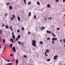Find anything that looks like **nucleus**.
Masks as SVG:
<instances>
[{"label":"nucleus","mask_w":65,"mask_h":65,"mask_svg":"<svg viewBox=\"0 0 65 65\" xmlns=\"http://www.w3.org/2000/svg\"><path fill=\"white\" fill-rule=\"evenodd\" d=\"M16 63H17L16 65H18V63H19V61H18V60L17 59L16 60Z\"/></svg>","instance_id":"0eeeda50"},{"label":"nucleus","mask_w":65,"mask_h":65,"mask_svg":"<svg viewBox=\"0 0 65 65\" xmlns=\"http://www.w3.org/2000/svg\"><path fill=\"white\" fill-rule=\"evenodd\" d=\"M18 20L19 21H20V17H18Z\"/></svg>","instance_id":"ddd939ff"},{"label":"nucleus","mask_w":65,"mask_h":65,"mask_svg":"<svg viewBox=\"0 0 65 65\" xmlns=\"http://www.w3.org/2000/svg\"><path fill=\"white\" fill-rule=\"evenodd\" d=\"M32 45H33L34 47H36V45L35 44L36 43V41L35 40H32Z\"/></svg>","instance_id":"f257e3e1"},{"label":"nucleus","mask_w":65,"mask_h":65,"mask_svg":"<svg viewBox=\"0 0 65 65\" xmlns=\"http://www.w3.org/2000/svg\"><path fill=\"white\" fill-rule=\"evenodd\" d=\"M22 30H25V29H24V27H22Z\"/></svg>","instance_id":"473e14b6"},{"label":"nucleus","mask_w":65,"mask_h":65,"mask_svg":"<svg viewBox=\"0 0 65 65\" xmlns=\"http://www.w3.org/2000/svg\"><path fill=\"white\" fill-rule=\"evenodd\" d=\"M5 27L6 28V29H8V28H9L8 26L7 25L5 26Z\"/></svg>","instance_id":"aec40b11"},{"label":"nucleus","mask_w":65,"mask_h":65,"mask_svg":"<svg viewBox=\"0 0 65 65\" xmlns=\"http://www.w3.org/2000/svg\"><path fill=\"white\" fill-rule=\"evenodd\" d=\"M60 28H57V30H60Z\"/></svg>","instance_id":"58836bf2"},{"label":"nucleus","mask_w":65,"mask_h":65,"mask_svg":"<svg viewBox=\"0 0 65 65\" xmlns=\"http://www.w3.org/2000/svg\"><path fill=\"white\" fill-rule=\"evenodd\" d=\"M8 14H7V13H6L5 15V17H6L7 15Z\"/></svg>","instance_id":"de8ad7c7"},{"label":"nucleus","mask_w":65,"mask_h":65,"mask_svg":"<svg viewBox=\"0 0 65 65\" xmlns=\"http://www.w3.org/2000/svg\"><path fill=\"white\" fill-rule=\"evenodd\" d=\"M44 19L45 20H47V19L46 18H44Z\"/></svg>","instance_id":"4c0bfd02"},{"label":"nucleus","mask_w":65,"mask_h":65,"mask_svg":"<svg viewBox=\"0 0 65 65\" xmlns=\"http://www.w3.org/2000/svg\"><path fill=\"white\" fill-rule=\"evenodd\" d=\"M57 40V38H52V41H56Z\"/></svg>","instance_id":"f03ea898"},{"label":"nucleus","mask_w":65,"mask_h":65,"mask_svg":"<svg viewBox=\"0 0 65 65\" xmlns=\"http://www.w3.org/2000/svg\"><path fill=\"white\" fill-rule=\"evenodd\" d=\"M46 53H48L49 52V50L48 49H46Z\"/></svg>","instance_id":"f3484780"},{"label":"nucleus","mask_w":65,"mask_h":65,"mask_svg":"<svg viewBox=\"0 0 65 65\" xmlns=\"http://www.w3.org/2000/svg\"><path fill=\"white\" fill-rule=\"evenodd\" d=\"M12 35H13V32H12Z\"/></svg>","instance_id":"5fc2aeb1"},{"label":"nucleus","mask_w":65,"mask_h":65,"mask_svg":"<svg viewBox=\"0 0 65 65\" xmlns=\"http://www.w3.org/2000/svg\"><path fill=\"white\" fill-rule=\"evenodd\" d=\"M10 41H13V40L12 38H11L10 39Z\"/></svg>","instance_id":"c756f323"},{"label":"nucleus","mask_w":65,"mask_h":65,"mask_svg":"<svg viewBox=\"0 0 65 65\" xmlns=\"http://www.w3.org/2000/svg\"><path fill=\"white\" fill-rule=\"evenodd\" d=\"M24 2L25 4H26V0H24Z\"/></svg>","instance_id":"b1692460"},{"label":"nucleus","mask_w":65,"mask_h":65,"mask_svg":"<svg viewBox=\"0 0 65 65\" xmlns=\"http://www.w3.org/2000/svg\"><path fill=\"white\" fill-rule=\"evenodd\" d=\"M51 6V5L50 4H48L47 5V7L48 8H51V7H50Z\"/></svg>","instance_id":"2eb2a0df"},{"label":"nucleus","mask_w":65,"mask_h":65,"mask_svg":"<svg viewBox=\"0 0 65 65\" xmlns=\"http://www.w3.org/2000/svg\"><path fill=\"white\" fill-rule=\"evenodd\" d=\"M45 55L46 56H47V54L46 55V52H45Z\"/></svg>","instance_id":"2f4dec72"},{"label":"nucleus","mask_w":65,"mask_h":65,"mask_svg":"<svg viewBox=\"0 0 65 65\" xmlns=\"http://www.w3.org/2000/svg\"><path fill=\"white\" fill-rule=\"evenodd\" d=\"M7 61H8V62H10V60H7Z\"/></svg>","instance_id":"8fccbe9b"},{"label":"nucleus","mask_w":65,"mask_h":65,"mask_svg":"<svg viewBox=\"0 0 65 65\" xmlns=\"http://www.w3.org/2000/svg\"><path fill=\"white\" fill-rule=\"evenodd\" d=\"M34 18L35 19H36V15H35L34 16Z\"/></svg>","instance_id":"e433bc0d"},{"label":"nucleus","mask_w":65,"mask_h":65,"mask_svg":"<svg viewBox=\"0 0 65 65\" xmlns=\"http://www.w3.org/2000/svg\"><path fill=\"white\" fill-rule=\"evenodd\" d=\"M21 37V36L20 35H19L18 36V38L19 39V38H20Z\"/></svg>","instance_id":"4be33fe9"},{"label":"nucleus","mask_w":65,"mask_h":65,"mask_svg":"<svg viewBox=\"0 0 65 65\" xmlns=\"http://www.w3.org/2000/svg\"><path fill=\"white\" fill-rule=\"evenodd\" d=\"M21 44L22 45H24V44L23 42H21Z\"/></svg>","instance_id":"72a5a7b5"},{"label":"nucleus","mask_w":65,"mask_h":65,"mask_svg":"<svg viewBox=\"0 0 65 65\" xmlns=\"http://www.w3.org/2000/svg\"><path fill=\"white\" fill-rule=\"evenodd\" d=\"M17 32H20V30L19 29H18V30H17Z\"/></svg>","instance_id":"c9c22d12"},{"label":"nucleus","mask_w":65,"mask_h":65,"mask_svg":"<svg viewBox=\"0 0 65 65\" xmlns=\"http://www.w3.org/2000/svg\"><path fill=\"white\" fill-rule=\"evenodd\" d=\"M40 43L41 44H43V42L42 41H41L40 42Z\"/></svg>","instance_id":"cd10ccee"},{"label":"nucleus","mask_w":65,"mask_h":65,"mask_svg":"<svg viewBox=\"0 0 65 65\" xmlns=\"http://www.w3.org/2000/svg\"><path fill=\"white\" fill-rule=\"evenodd\" d=\"M10 4V3H6V5H7V6H9Z\"/></svg>","instance_id":"4468645a"},{"label":"nucleus","mask_w":65,"mask_h":65,"mask_svg":"<svg viewBox=\"0 0 65 65\" xmlns=\"http://www.w3.org/2000/svg\"><path fill=\"white\" fill-rule=\"evenodd\" d=\"M19 38H16L15 39V40L16 41H19Z\"/></svg>","instance_id":"9d476101"},{"label":"nucleus","mask_w":65,"mask_h":65,"mask_svg":"<svg viewBox=\"0 0 65 65\" xmlns=\"http://www.w3.org/2000/svg\"><path fill=\"white\" fill-rule=\"evenodd\" d=\"M2 26L3 27H4V26H5V24H3L2 25Z\"/></svg>","instance_id":"864d4df0"},{"label":"nucleus","mask_w":65,"mask_h":65,"mask_svg":"<svg viewBox=\"0 0 65 65\" xmlns=\"http://www.w3.org/2000/svg\"><path fill=\"white\" fill-rule=\"evenodd\" d=\"M40 29L41 30V31H42V30H43L42 28H41V27H40Z\"/></svg>","instance_id":"f704fd0d"},{"label":"nucleus","mask_w":65,"mask_h":65,"mask_svg":"<svg viewBox=\"0 0 65 65\" xmlns=\"http://www.w3.org/2000/svg\"><path fill=\"white\" fill-rule=\"evenodd\" d=\"M10 56H13V54H10Z\"/></svg>","instance_id":"ea45409f"},{"label":"nucleus","mask_w":65,"mask_h":65,"mask_svg":"<svg viewBox=\"0 0 65 65\" xmlns=\"http://www.w3.org/2000/svg\"><path fill=\"white\" fill-rule=\"evenodd\" d=\"M12 37L13 39L14 40L15 39V36L14 35H12Z\"/></svg>","instance_id":"6e6552de"},{"label":"nucleus","mask_w":65,"mask_h":65,"mask_svg":"<svg viewBox=\"0 0 65 65\" xmlns=\"http://www.w3.org/2000/svg\"><path fill=\"white\" fill-rule=\"evenodd\" d=\"M42 29H45V27H42Z\"/></svg>","instance_id":"a19ab883"},{"label":"nucleus","mask_w":65,"mask_h":65,"mask_svg":"<svg viewBox=\"0 0 65 65\" xmlns=\"http://www.w3.org/2000/svg\"><path fill=\"white\" fill-rule=\"evenodd\" d=\"M50 20H51V19H52V18H51V17H50Z\"/></svg>","instance_id":"4d7b16f0"},{"label":"nucleus","mask_w":65,"mask_h":65,"mask_svg":"<svg viewBox=\"0 0 65 65\" xmlns=\"http://www.w3.org/2000/svg\"><path fill=\"white\" fill-rule=\"evenodd\" d=\"M9 29H11V31H12V27L11 26H10V27H9Z\"/></svg>","instance_id":"1a4fd4ad"},{"label":"nucleus","mask_w":65,"mask_h":65,"mask_svg":"<svg viewBox=\"0 0 65 65\" xmlns=\"http://www.w3.org/2000/svg\"><path fill=\"white\" fill-rule=\"evenodd\" d=\"M9 8L10 10H12V6H9Z\"/></svg>","instance_id":"39448f33"},{"label":"nucleus","mask_w":65,"mask_h":65,"mask_svg":"<svg viewBox=\"0 0 65 65\" xmlns=\"http://www.w3.org/2000/svg\"><path fill=\"white\" fill-rule=\"evenodd\" d=\"M5 42H6V41H5V39H3V43H4Z\"/></svg>","instance_id":"6ab92c4d"},{"label":"nucleus","mask_w":65,"mask_h":65,"mask_svg":"<svg viewBox=\"0 0 65 65\" xmlns=\"http://www.w3.org/2000/svg\"><path fill=\"white\" fill-rule=\"evenodd\" d=\"M13 64L12 63H8L7 65H12Z\"/></svg>","instance_id":"dca6fc26"},{"label":"nucleus","mask_w":65,"mask_h":65,"mask_svg":"<svg viewBox=\"0 0 65 65\" xmlns=\"http://www.w3.org/2000/svg\"><path fill=\"white\" fill-rule=\"evenodd\" d=\"M52 35L54 37H56V35H55L52 32Z\"/></svg>","instance_id":"a211bd4d"},{"label":"nucleus","mask_w":65,"mask_h":65,"mask_svg":"<svg viewBox=\"0 0 65 65\" xmlns=\"http://www.w3.org/2000/svg\"><path fill=\"white\" fill-rule=\"evenodd\" d=\"M47 40H50V38H47Z\"/></svg>","instance_id":"49530a36"},{"label":"nucleus","mask_w":65,"mask_h":65,"mask_svg":"<svg viewBox=\"0 0 65 65\" xmlns=\"http://www.w3.org/2000/svg\"><path fill=\"white\" fill-rule=\"evenodd\" d=\"M13 46V44H10V47H12Z\"/></svg>","instance_id":"f8f14e48"},{"label":"nucleus","mask_w":65,"mask_h":65,"mask_svg":"<svg viewBox=\"0 0 65 65\" xmlns=\"http://www.w3.org/2000/svg\"><path fill=\"white\" fill-rule=\"evenodd\" d=\"M2 40V39H1V36H0V40L1 41V40Z\"/></svg>","instance_id":"c03bdc74"},{"label":"nucleus","mask_w":65,"mask_h":65,"mask_svg":"<svg viewBox=\"0 0 65 65\" xmlns=\"http://www.w3.org/2000/svg\"><path fill=\"white\" fill-rule=\"evenodd\" d=\"M52 43L54 44V43L55 42H54V41H53L52 42Z\"/></svg>","instance_id":"603ef678"},{"label":"nucleus","mask_w":65,"mask_h":65,"mask_svg":"<svg viewBox=\"0 0 65 65\" xmlns=\"http://www.w3.org/2000/svg\"><path fill=\"white\" fill-rule=\"evenodd\" d=\"M31 4V2H28V5H30V4Z\"/></svg>","instance_id":"412c9836"},{"label":"nucleus","mask_w":65,"mask_h":65,"mask_svg":"<svg viewBox=\"0 0 65 65\" xmlns=\"http://www.w3.org/2000/svg\"><path fill=\"white\" fill-rule=\"evenodd\" d=\"M46 32L47 33H51V31H49L48 30H47L46 31Z\"/></svg>","instance_id":"423d86ee"},{"label":"nucleus","mask_w":65,"mask_h":65,"mask_svg":"<svg viewBox=\"0 0 65 65\" xmlns=\"http://www.w3.org/2000/svg\"><path fill=\"white\" fill-rule=\"evenodd\" d=\"M24 56L25 58H27V56H26V55H24Z\"/></svg>","instance_id":"37998d69"},{"label":"nucleus","mask_w":65,"mask_h":65,"mask_svg":"<svg viewBox=\"0 0 65 65\" xmlns=\"http://www.w3.org/2000/svg\"><path fill=\"white\" fill-rule=\"evenodd\" d=\"M31 12H29L28 15L29 17H30V16H31Z\"/></svg>","instance_id":"9b49d317"},{"label":"nucleus","mask_w":65,"mask_h":65,"mask_svg":"<svg viewBox=\"0 0 65 65\" xmlns=\"http://www.w3.org/2000/svg\"><path fill=\"white\" fill-rule=\"evenodd\" d=\"M47 61L48 62H49V61H51V59H48L47 60Z\"/></svg>","instance_id":"c85d7f7f"},{"label":"nucleus","mask_w":65,"mask_h":65,"mask_svg":"<svg viewBox=\"0 0 65 65\" xmlns=\"http://www.w3.org/2000/svg\"><path fill=\"white\" fill-rule=\"evenodd\" d=\"M1 48V45L0 44V48Z\"/></svg>","instance_id":"6e6d98bb"},{"label":"nucleus","mask_w":65,"mask_h":65,"mask_svg":"<svg viewBox=\"0 0 65 65\" xmlns=\"http://www.w3.org/2000/svg\"><path fill=\"white\" fill-rule=\"evenodd\" d=\"M18 43H19V45H20L21 44V42H20V41H19L18 42Z\"/></svg>","instance_id":"a878e982"},{"label":"nucleus","mask_w":65,"mask_h":65,"mask_svg":"<svg viewBox=\"0 0 65 65\" xmlns=\"http://www.w3.org/2000/svg\"><path fill=\"white\" fill-rule=\"evenodd\" d=\"M0 65H1L0 64Z\"/></svg>","instance_id":"69168bd1"},{"label":"nucleus","mask_w":65,"mask_h":65,"mask_svg":"<svg viewBox=\"0 0 65 65\" xmlns=\"http://www.w3.org/2000/svg\"><path fill=\"white\" fill-rule=\"evenodd\" d=\"M59 1V0H56V2H58Z\"/></svg>","instance_id":"79ce46f5"},{"label":"nucleus","mask_w":65,"mask_h":65,"mask_svg":"<svg viewBox=\"0 0 65 65\" xmlns=\"http://www.w3.org/2000/svg\"><path fill=\"white\" fill-rule=\"evenodd\" d=\"M57 57H58V56L57 55H55L54 57V60H56L57 59Z\"/></svg>","instance_id":"7ed1b4c3"},{"label":"nucleus","mask_w":65,"mask_h":65,"mask_svg":"<svg viewBox=\"0 0 65 65\" xmlns=\"http://www.w3.org/2000/svg\"><path fill=\"white\" fill-rule=\"evenodd\" d=\"M5 47H5L4 48V50H5Z\"/></svg>","instance_id":"bf43d9fd"},{"label":"nucleus","mask_w":65,"mask_h":65,"mask_svg":"<svg viewBox=\"0 0 65 65\" xmlns=\"http://www.w3.org/2000/svg\"><path fill=\"white\" fill-rule=\"evenodd\" d=\"M12 49L13 50L14 52H15V51H16V50H15V47H13Z\"/></svg>","instance_id":"20e7f679"},{"label":"nucleus","mask_w":65,"mask_h":65,"mask_svg":"<svg viewBox=\"0 0 65 65\" xmlns=\"http://www.w3.org/2000/svg\"><path fill=\"white\" fill-rule=\"evenodd\" d=\"M12 17H13V18H15V17L14 14H12Z\"/></svg>","instance_id":"393cba45"},{"label":"nucleus","mask_w":65,"mask_h":65,"mask_svg":"<svg viewBox=\"0 0 65 65\" xmlns=\"http://www.w3.org/2000/svg\"><path fill=\"white\" fill-rule=\"evenodd\" d=\"M0 33L1 34H2V30L1 29H0Z\"/></svg>","instance_id":"5701e85b"},{"label":"nucleus","mask_w":65,"mask_h":65,"mask_svg":"<svg viewBox=\"0 0 65 65\" xmlns=\"http://www.w3.org/2000/svg\"><path fill=\"white\" fill-rule=\"evenodd\" d=\"M30 33H31V32H30V31L28 33V34H30Z\"/></svg>","instance_id":"a18cd8bd"},{"label":"nucleus","mask_w":65,"mask_h":65,"mask_svg":"<svg viewBox=\"0 0 65 65\" xmlns=\"http://www.w3.org/2000/svg\"><path fill=\"white\" fill-rule=\"evenodd\" d=\"M11 20L12 21V20H13V17H11Z\"/></svg>","instance_id":"7c9ffc66"},{"label":"nucleus","mask_w":65,"mask_h":65,"mask_svg":"<svg viewBox=\"0 0 65 65\" xmlns=\"http://www.w3.org/2000/svg\"><path fill=\"white\" fill-rule=\"evenodd\" d=\"M14 59H13V60L12 61H14Z\"/></svg>","instance_id":"052dcab7"},{"label":"nucleus","mask_w":65,"mask_h":65,"mask_svg":"<svg viewBox=\"0 0 65 65\" xmlns=\"http://www.w3.org/2000/svg\"><path fill=\"white\" fill-rule=\"evenodd\" d=\"M5 60L6 61H7V60L6 59Z\"/></svg>","instance_id":"680f3d73"},{"label":"nucleus","mask_w":65,"mask_h":65,"mask_svg":"<svg viewBox=\"0 0 65 65\" xmlns=\"http://www.w3.org/2000/svg\"><path fill=\"white\" fill-rule=\"evenodd\" d=\"M64 65H65V64H64Z\"/></svg>","instance_id":"0e129e2a"},{"label":"nucleus","mask_w":65,"mask_h":65,"mask_svg":"<svg viewBox=\"0 0 65 65\" xmlns=\"http://www.w3.org/2000/svg\"><path fill=\"white\" fill-rule=\"evenodd\" d=\"M63 41L64 42V43H65V39H63Z\"/></svg>","instance_id":"09e8293b"},{"label":"nucleus","mask_w":65,"mask_h":65,"mask_svg":"<svg viewBox=\"0 0 65 65\" xmlns=\"http://www.w3.org/2000/svg\"><path fill=\"white\" fill-rule=\"evenodd\" d=\"M11 41L12 42V43H13L14 42H13V41Z\"/></svg>","instance_id":"13d9d810"},{"label":"nucleus","mask_w":65,"mask_h":65,"mask_svg":"<svg viewBox=\"0 0 65 65\" xmlns=\"http://www.w3.org/2000/svg\"><path fill=\"white\" fill-rule=\"evenodd\" d=\"M60 42L61 43H62V39H61L60 40Z\"/></svg>","instance_id":"3c124183"},{"label":"nucleus","mask_w":65,"mask_h":65,"mask_svg":"<svg viewBox=\"0 0 65 65\" xmlns=\"http://www.w3.org/2000/svg\"><path fill=\"white\" fill-rule=\"evenodd\" d=\"M37 4H38V5H40V3H39V2H37Z\"/></svg>","instance_id":"bb28decb"},{"label":"nucleus","mask_w":65,"mask_h":65,"mask_svg":"<svg viewBox=\"0 0 65 65\" xmlns=\"http://www.w3.org/2000/svg\"><path fill=\"white\" fill-rule=\"evenodd\" d=\"M18 53H19L18 52L17 54H18Z\"/></svg>","instance_id":"e2e57ef3"}]
</instances>
